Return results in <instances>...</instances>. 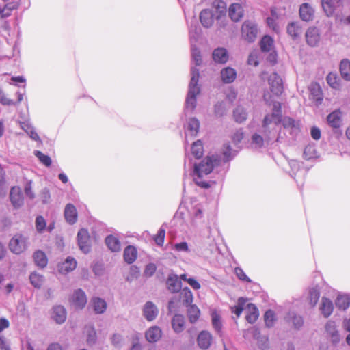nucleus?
Wrapping results in <instances>:
<instances>
[{"label":"nucleus","mask_w":350,"mask_h":350,"mask_svg":"<svg viewBox=\"0 0 350 350\" xmlns=\"http://www.w3.org/2000/svg\"><path fill=\"white\" fill-rule=\"evenodd\" d=\"M105 243L108 248L113 252H118L121 250V243L120 240L113 235H109L105 238Z\"/></svg>","instance_id":"32"},{"label":"nucleus","mask_w":350,"mask_h":350,"mask_svg":"<svg viewBox=\"0 0 350 350\" xmlns=\"http://www.w3.org/2000/svg\"><path fill=\"white\" fill-rule=\"evenodd\" d=\"M10 198L12 205L16 208L23 204L24 199L23 193L18 187H13L11 188Z\"/></svg>","instance_id":"15"},{"label":"nucleus","mask_w":350,"mask_h":350,"mask_svg":"<svg viewBox=\"0 0 350 350\" xmlns=\"http://www.w3.org/2000/svg\"><path fill=\"white\" fill-rule=\"evenodd\" d=\"M335 304L340 310H346L350 305V298L347 295L339 294L335 301Z\"/></svg>","instance_id":"38"},{"label":"nucleus","mask_w":350,"mask_h":350,"mask_svg":"<svg viewBox=\"0 0 350 350\" xmlns=\"http://www.w3.org/2000/svg\"><path fill=\"white\" fill-rule=\"evenodd\" d=\"M258 29L254 21H245L241 27V36L243 38L249 42L255 41L258 36Z\"/></svg>","instance_id":"5"},{"label":"nucleus","mask_w":350,"mask_h":350,"mask_svg":"<svg viewBox=\"0 0 350 350\" xmlns=\"http://www.w3.org/2000/svg\"><path fill=\"white\" fill-rule=\"evenodd\" d=\"M165 236V230L162 227L159 230L154 241L158 245H162L164 243V239Z\"/></svg>","instance_id":"58"},{"label":"nucleus","mask_w":350,"mask_h":350,"mask_svg":"<svg viewBox=\"0 0 350 350\" xmlns=\"http://www.w3.org/2000/svg\"><path fill=\"white\" fill-rule=\"evenodd\" d=\"M162 336V331L158 326H153L150 327L145 334L146 339L149 342H155L158 341Z\"/></svg>","instance_id":"25"},{"label":"nucleus","mask_w":350,"mask_h":350,"mask_svg":"<svg viewBox=\"0 0 350 350\" xmlns=\"http://www.w3.org/2000/svg\"><path fill=\"white\" fill-rule=\"evenodd\" d=\"M287 33L293 40L299 38L303 33V28L299 21L290 23L286 27Z\"/></svg>","instance_id":"18"},{"label":"nucleus","mask_w":350,"mask_h":350,"mask_svg":"<svg viewBox=\"0 0 350 350\" xmlns=\"http://www.w3.org/2000/svg\"><path fill=\"white\" fill-rule=\"evenodd\" d=\"M181 295L183 299V302L186 306L191 305L193 302V294L189 288H183L181 291Z\"/></svg>","instance_id":"50"},{"label":"nucleus","mask_w":350,"mask_h":350,"mask_svg":"<svg viewBox=\"0 0 350 350\" xmlns=\"http://www.w3.org/2000/svg\"><path fill=\"white\" fill-rule=\"evenodd\" d=\"M234 273L237 276V278L243 282H250V279L247 276L243 270L239 267H237L234 269Z\"/></svg>","instance_id":"60"},{"label":"nucleus","mask_w":350,"mask_h":350,"mask_svg":"<svg viewBox=\"0 0 350 350\" xmlns=\"http://www.w3.org/2000/svg\"><path fill=\"white\" fill-rule=\"evenodd\" d=\"M326 80L329 85L333 89L339 90L340 88V79L336 73H329Z\"/></svg>","instance_id":"42"},{"label":"nucleus","mask_w":350,"mask_h":350,"mask_svg":"<svg viewBox=\"0 0 350 350\" xmlns=\"http://www.w3.org/2000/svg\"><path fill=\"white\" fill-rule=\"evenodd\" d=\"M325 328L327 336L330 339L331 342L333 344L338 343L340 340V336L335 322L333 321H327Z\"/></svg>","instance_id":"10"},{"label":"nucleus","mask_w":350,"mask_h":350,"mask_svg":"<svg viewBox=\"0 0 350 350\" xmlns=\"http://www.w3.org/2000/svg\"><path fill=\"white\" fill-rule=\"evenodd\" d=\"M246 320L250 323H254L259 316L258 310L256 306L253 304H248L245 308Z\"/></svg>","instance_id":"30"},{"label":"nucleus","mask_w":350,"mask_h":350,"mask_svg":"<svg viewBox=\"0 0 350 350\" xmlns=\"http://www.w3.org/2000/svg\"><path fill=\"white\" fill-rule=\"evenodd\" d=\"M246 301V299L243 297H239L238 299L237 305L234 306V307H231V312L235 314L237 317H239L242 313Z\"/></svg>","instance_id":"49"},{"label":"nucleus","mask_w":350,"mask_h":350,"mask_svg":"<svg viewBox=\"0 0 350 350\" xmlns=\"http://www.w3.org/2000/svg\"><path fill=\"white\" fill-rule=\"evenodd\" d=\"M159 314V310L152 301H147L143 308V314L148 321L154 320Z\"/></svg>","instance_id":"14"},{"label":"nucleus","mask_w":350,"mask_h":350,"mask_svg":"<svg viewBox=\"0 0 350 350\" xmlns=\"http://www.w3.org/2000/svg\"><path fill=\"white\" fill-rule=\"evenodd\" d=\"M323 10L327 16L333 15L337 6L333 0H321Z\"/></svg>","instance_id":"41"},{"label":"nucleus","mask_w":350,"mask_h":350,"mask_svg":"<svg viewBox=\"0 0 350 350\" xmlns=\"http://www.w3.org/2000/svg\"><path fill=\"white\" fill-rule=\"evenodd\" d=\"M340 72L346 81H350V61L344 59L340 64Z\"/></svg>","instance_id":"44"},{"label":"nucleus","mask_w":350,"mask_h":350,"mask_svg":"<svg viewBox=\"0 0 350 350\" xmlns=\"http://www.w3.org/2000/svg\"><path fill=\"white\" fill-rule=\"evenodd\" d=\"M156 270V265L153 263H149L146 266L144 275L148 277L152 276L155 273Z\"/></svg>","instance_id":"61"},{"label":"nucleus","mask_w":350,"mask_h":350,"mask_svg":"<svg viewBox=\"0 0 350 350\" xmlns=\"http://www.w3.org/2000/svg\"><path fill=\"white\" fill-rule=\"evenodd\" d=\"M77 241L79 249L84 253L88 254L91 250V241L88 231L81 228L77 234Z\"/></svg>","instance_id":"6"},{"label":"nucleus","mask_w":350,"mask_h":350,"mask_svg":"<svg viewBox=\"0 0 350 350\" xmlns=\"http://www.w3.org/2000/svg\"><path fill=\"white\" fill-rule=\"evenodd\" d=\"M212 342L211 334L206 331L201 332L198 336L197 342L200 348L202 349H207Z\"/></svg>","instance_id":"24"},{"label":"nucleus","mask_w":350,"mask_h":350,"mask_svg":"<svg viewBox=\"0 0 350 350\" xmlns=\"http://www.w3.org/2000/svg\"><path fill=\"white\" fill-rule=\"evenodd\" d=\"M31 284L37 288L42 286L44 283V278L43 275L38 273L37 272H32L29 275Z\"/></svg>","instance_id":"47"},{"label":"nucleus","mask_w":350,"mask_h":350,"mask_svg":"<svg viewBox=\"0 0 350 350\" xmlns=\"http://www.w3.org/2000/svg\"><path fill=\"white\" fill-rule=\"evenodd\" d=\"M314 9L308 3L300 5L299 9V17L303 21L308 22L313 20L314 17Z\"/></svg>","instance_id":"11"},{"label":"nucleus","mask_w":350,"mask_h":350,"mask_svg":"<svg viewBox=\"0 0 350 350\" xmlns=\"http://www.w3.org/2000/svg\"><path fill=\"white\" fill-rule=\"evenodd\" d=\"M87 342L89 345H93L96 341V332L93 327H86Z\"/></svg>","instance_id":"53"},{"label":"nucleus","mask_w":350,"mask_h":350,"mask_svg":"<svg viewBox=\"0 0 350 350\" xmlns=\"http://www.w3.org/2000/svg\"><path fill=\"white\" fill-rule=\"evenodd\" d=\"M262 133L265 135V139L259 134L254 133L252 137V145L254 148H260L263 146L264 142L269 143L273 138H271L269 141L267 140L266 135L262 130Z\"/></svg>","instance_id":"39"},{"label":"nucleus","mask_w":350,"mask_h":350,"mask_svg":"<svg viewBox=\"0 0 350 350\" xmlns=\"http://www.w3.org/2000/svg\"><path fill=\"white\" fill-rule=\"evenodd\" d=\"M192 155L196 158L199 159L203 155L204 148L202 143L200 140H198L193 143L191 148Z\"/></svg>","instance_id":"45"},{"label":"nucleus","mask_w":350,"mask_h":350,"mask_svg":"<svg viewBox=\"0 0 350 350\" xmlns=\"http://www.w3.org/2000/svg\"><path fill=\"white\" fill-rule=\"evenodd\" d=\"M285 321L288 323H291L294 328L297 329H300L304 324L303 318L293 311H290L287 313L285 317Z\"/></svg>","instance_id":"26"},{"label":"nucleus","mask_w":350,"mask_h":350,"mask_svg":"<svg viewBox=\"0 0 350 350\" xmlns=\"http://www.w3.org/2000/svg\"><path fill=\"white\" fill-rule=\"evenodd\" d=\"M168 290L172 293L178 292L181 289V282L177 275L170 274L167 280Z\"/></svg>","instance_id":"29"},{"label":"nucleus","mask_w":350,"mask_h":350,"mask_svg":"<svg viewBox=\"0 0 350 350\" xmlns=\"http://www.w3.org/2000/svg\"><path fill=\"white\" fill-rule=\"evenodd\" d=\"M25 196L31 200L34 199L35 194L32 191V181L29 180L26 183L24 188Z\"/></svg>","instance_id":"57"},{"label":"nucleus","mask_w":350,"mask_h":350,"mask_svg":"<svg viewBox=\"0 0 350 350\" xmlns=\"http://www.w3.org/2000/svg\"><path fill=\"white\" fill-rule=\"evenodd\" d=\"M228 14L233 21H239L243 15L242 6L239 3L230 5L228 10Z\"/></svg>","instance_id":"28"},{"label":"nucleus","mask_w":350,"mask_h":350,"mask_svg":"<svg viewBox=\"0 0 350 350\" xmlns=\"http://www.w3.org/2000/svg\"><path fill=\"white\" fill-rule=\"evenodd\" d=\"M64 217L69 224L72 225L77 222L78 213L73 204L69 203L66 205L64 208Z\"/></svg>","instance_id":"20"},{"label":"nucleus","mask_w":350,"mask_h":350,"mask_svg":"<svg viewBox=\"0 0 350 350\" xmlns=\"http://www.w3.org/2000/svg\"><path fill=\"white\" fill-rule=\"evenodd\" d=\"M198 37L199 34L198 33L190 32V40L191 44V56L193 62H195L196 66H199L202 63L200 51L194 44V42L197 41Z\"/></svg>","instance_id":"12"},{"label":"nucleus","mask_w":350,"mask_h":350,"mask_svg":"<svg viewBox=\"0 0 350 350\" xmlns=\"http://www.w3.org/2000/svg\"><path fill=\"white\" fill-rule=\"evenodd\" d=\"M66 310L62 306H56L53 308L52 318L58 324H62L66 319Z\"/></svg>","instance_id":"23"},{"label":"nucleus","mask_w":350,"mask_h":350,"mask_svg":"<svg viewBox=\"0 0 350 350\" xmlns=\"http://www.w3.org/2000/svg\"><path fill=\"white\" fill-rule=\"evenodd\" d=\"M265 318V322L266 324V326L268 327H271L273 325L275 317V313L273 310H267L264 316Z\"/></svg>","instance_id":"54"},{"label":"nucleus","mask_w":350,"mask_h":350,"mask_svg":"<svg viewBox=\"0 0 350 350\" xmlns=\"http://www.w3.org/2000/svg\"><path fill=\"white\" fill-rule=\"evenodd\" d=\"M70 301L71 304L77 309H82L87 304L85 293L81 289H77L74 291Z\"/></svg>","instance_id":"8"},{"label":"nucleus","mask_w":350,"mask_h":350,"mask_svg":"<svg viewBox=\"0 0 350 350\" xmlns=\"http://www.w3.org/2000/svg\"><path fill=\"white\" fill-rule=\"evenodd\" d=\"M212 318V324L216 332L219 333L221 330V322L220 320L219 315L217 313V312L214 311L211 313Z\"/></svg>","instance_id":"52"},{"label":"nucleus","mask_w":350,"mask_h":350,"mask_svg":"<svg viewBox=\"0 0 350 350\" xmlns=\"http://www.w3.org/2000/svg\"><path fill=\"white\" fill-rule=\"evenodd\" d=\"M35 264L41 268H44L47 265L48 259L45 253L41 250L36 251L33 255Z\"/></svg>","instance_id":"36"},{"label":"nucleus","mask_w":350,"mask_h":350,"mask_svg":"<svg viewBox=\"0 0 350 350\" xmlns=\"http://www.w3.org/2000/svg\"><path fill=\"white\" fill-rule=\"evenodd\" d=\"M270 89L275 95H280L282 92L283 86L281 77L277 73H272L268 79Z\"/></svg>","instance_id":"9"},{"label":"nucleus","mask_w":350,"mask_h":350,"mask_svg":"<svg viewBox=\"0 0 350 350\" xmlns=\"http://www.w3.org/2000/svg\"><path fill=\"white\" fill-rule=\"evenodd\" d=\"M172 249L178 252H189V248L187 242L177 243L173 245Z\"/></svg>","instance_id":"56"},{"label":"nucleus","mask_w":350,"mask_h":350,"mask_svg":"<svg viewBox=\"0 0 350 350\" xmlns=\"http://www.w3.org/2000/svg\"><path fill=\"white\" fill-rule=\"evenodd\" d=\"M317 154V151L313 146H307L304 151V157L307 160L316 157Z\"/></svg>","instance_id":"55"},{"label":"nucleus","mask_w":350,"mask_h":350,"mask_svg":"<svg viewBox=\"0 0 350 350\" xmlns=\"http://www.w3.org/2000/svg\"><path fill=\"white\" fill-rule=\"evenodd\" d=\"M34 155L45 166L49 167L51 165L52 161L49 156L44 154L42 152L39 150H35Z\"/></svg>","instance_id":"51"},{"label":"nucleus","mask_w":350,"mask_h":350,"mask_svg":"<svg viewBox=\"0 0 350 350\" xmlns=\"http://www.w3.org/2000/svg\"><path fill=\"white\" fill-rule=\"evenodd\" d=\"M237 71L232 67L227 66L221 69L220 77L222 82L226 84L232 83L237 78Z\"/></svg>","instance_id":"17"},{"label":"nucleus","mask_w":350,"mask_h":350,"mask_svg":"<svg viewBox=\"0 0 350 350\" xmlns=\"http://www.w3.org/2000/svg\"><path fill=\"white\" fill-rule=\"evenodd\" d=\"M222 155V158L218 154L208 155L200 163L194 165L193 176L196 185L203 188H208L210 184L204 180L203 177L209 174L221 161L226 162L232 159L234 154L229 144H224Z\"/></svg>","instance_id":"1"},{"label":"nucleus","mask_w":350,"mask_h":350,"mask_svg":"<svg viewBox=\"0 0 350 350\" xmlns=\"http://www.w3.org/2000/svg\"><path fill=\"white\" fill-rule=\"evenodd\" d=\"M91 304L96 314H103L107 309L106 301L100 297H93L91 300Z\"/></svg>","instance_id":"34"},{"label":"nucleus","mask_w":350,"mask_h":350,"mask_svg":"<svg viewBox=\"0 0 350 350\" xmlns=\"http://www.w3.org/2000/svg\"><path fill=\"white\" fill-rule=\"evenodd\" d=\"M173 329L176 333L181 332L184 329L185 318L181 314H176L172 319Z\"/></svg>","instance_id":"37"},{"label":"nucleus","mask_w":350,"mask_h":350,"mask_svg":"<svg viewBox=\"0 0 350 350\" xmlns=\"http://www.w3.org/2000/svg\"><path fill=\"white\" fill-rule=\"evenodd\" d=\"M333 309L334 306L332 301L327 297H322L320 310L324 317L327 318L329 317L333 312Z\"/></svg>","instance_id":"31"},{"label":"nucleus","mask_w":350,"mask_h":350,"mask_svg":"<svg viewBox=\"0 0 350 350\" xmlns=\"http://www.w3.org/2000/svg\"><path fill=\"white\" fill-rule=\"evenodd\" d=\"M274 42L269 36H265L260 40V49L263 52H271L273 49Z\"/></svg>","instance_id":"40"},{"label":"nucleus","mask_w":350,"mask_h":350,"mask_svg":"<svg viewBox=\"0 0 350 350\" xmlns=\"http://www.w3.org/2000/svg\"><path fill=\"white\" fill-rule=\"evenodd\" d=\"M306 40L307 44L310 46H316L320 40V31L315 27H311L306 32Z\"/></svg>","instance_id":"13"},{"label":"nucleus","mask_w":350,"mask_h":350,"mask_svg":"<svg viewBox=\"0 0 350 350\" xmlns=\"http://www.w3.org/2000/svg\"><path fill=\"white\" fill-rule=\"evenodd\" d=\"M214 18H215L214 16V13L211 10H203L200 14V20L201 24L205 28H209L213 25Z\"/></svg>","instance_id":"19"},{"label":"nucleus","mask_w":350,"mask_h":350,"mask_svg":"<svg viewBox=\"0 0 350 350\" xmlns=\"http://www.w3.org/2000/svg\"><path fill=\"white\" fill-rule=\"evenodd\" d=\"M111 340L113 345H114L116 347H120L122 345L123 338L120 334H114L112 336Z\"/></svg>","instance_id":"63"},{"label":"nucleus","mask_w":350,"mask_h":350,"mask_svg":"<svg viewBox=\"0 0 350 350\" xmlns=\"http://www.w3.org/2000/svg\"><path fill=\"white\" fill-rule=\"evenodd\" d=\"M342 112L340 109H336L327 116V123L333 130L338 131L342 126Z\"/></svg>","instance_id":"7"},{"label":"nucleus","mask_w":350,"mask_h":350,"mask_svg":"<svg viewBox=\"0 0 350 350\" xmlns=\"http://www.w3.org/2000/svg\"><path fill=\"white\" fill-rule=\"evenodd\" d=\"M310 98L317 104H321L323 100V94L319 85L317 83H311L309 86Z\"/></svg>","instance_id":"27"},{"label":"nucleus","mask_w":350,"mask_h":350,"mask_svg":"<svg viewBox=\"0 0 350 350\" xmlns=\"http://www.w3.org/2000/svg\"><path fill=\"white\" fill-rule=\"evenodd\" d=\"M137 251L134 246L129 245L124 251V259L129 264L133 263L137 258Z\"/></svg>","instance_id":"35"},{"label":"nucleus","mask_w":350,"mask_h":350,"mask_svg":"<svg viewBox=\"0 0 350 350\" xmlns=\"http://www.w3.org/2000/svg\"><path fill=\"white\" fill-rule=\"evenodd\" d=\"M187 309V316L191 323H195L200 317V310L195 305H189Z\"/></svg>","instance_id":"46"},{"label":"nucleus","mask_w":350,"mask_h":350,"mask_svg":"<svg viewBox=\"0 0 350 350\" xmlns=\"http://www.w3.org/2000/svg\"><path fill=\"white\" fill-rule=\"evenodd\" d=\"M29 245L28 237L22 234H16L9 242V249L14 254L24 252Z\"/></svg>","instance_id":"4"},{"label":"nucleus","mask_w":350,"mask_h":350,"mask_svg":"<svg viewBox=\"0 0 350 350\" xmlns=\"http://www.w3.org/2000/svg\"><path fill=\"white\" fill-rule=\"evenodd\" d=\"M191 81L185 100V112L191 113L196 106V97L200 93V87L198 85L199 70L196 67L191 68Z\"/></svg>","instance_id":"3"},{"label":"nucleus","mask_w":350,"mask_h":350,"mask_svg":"<svg viewBox=\"0 0 350 350\" xmlns=\"http://www.w3.org/2000/svg\"><path fill=\"white\" fill-rule=\"evenodd\" d=\"M282 122L284 129H289L291 133H297L299 131V122L289 117L282 119L281 104L274 102L273 112L265 116L262 121V128L267 140L274 138L278 133L279 124Z\"/></svg>","instance_id":"2"},{"label":"nucleus","mask_w":350,"mask_h":350,"mask_svg":"<svg viewBox=\"0 0 350 350\" xmlns=\"http://www.w3.org/2000/svg\"><path fill=\"white\" fill-rule=\"evenodd\" d=\"M233 115L235 121L241 123L247 119V113L243 107L238 106L234 110Z\"/></svg>","instance_id":"48"},{"label":"nucleus","mask_w":350,"mask_h":350,"mask_svg":"<svg viewBox=\"0 0 350 350\" xmlns=\"http://www.w3.org/2000/svg\"><path fill=\"white\" fill-rule=\"evenodd\" d=\"M212 57L215 63L224 64L228 61L229 53L226 49L218 47L213 51Z\"/></svg>","instance_id":"16"},{"label":"nucleus","mask_w":350,"mask_h":350,"mask_svg":"<svg viewBox=\"0 0 350 350\" xmlns=\"http://www.w3.org/2000/svg\"><path fill=\"white\" fill-rule=\"evenodd\" d=\"M200 128V122L195 118H190L185 129V137L187 140L189 136L195 137L197 135Z\"/></svg>","instance_id":"22"},{"label":"nucleus","mask_w":350,"mask_h":350,"mask_svg":"<svg viewBox=\"0 0 350 350\" xmlns=\"http://www.w3.org/2000/svg\"><path fill=\"white\" fill-rule=\"evenodd\" d=\"M215 10H213L215 19L220 20L225 18L226 14V5L223 1H215L213 4Z\"/></svg>","instance_id":"33"},{"label":"nucleus","mask_w":350,"mask_h":350,"mask_svg":"<svg viewBox=\"0 0 350 350\" xmlns=\"http://www.w3.org/2000/svg\"><path fill=\"white\" fill-rule=\"evenodd\" d=\"M36 227L39 232H42L43 230L45 229L46 227V221L43 217L38 216L36 217Z\"/></svg>","instance_id":"59"},{"label":"nucleus","mask_w":350,"mask_h":350,"mask_svg":"<svg viewBox=\"0 0 350 350\" xmlns=\"http://www.w3.org/2000/svg\"><path fill=\"white\" fill-rule=\"evenodd\" d=\"M225 111H226V108H225L224 103H222V102L217 103L215 105V113L217 116H221L225 113Z\"/></svg>","instance_id":"64"},{"label":"nucleus","mask_w":350,"mask_h":350,"mask_svg":"<svg viewBox=\"0 0 350 350\" xmlns=\"http://www.w3.org/2000/svg\"><path fill=\"white\" fill-rule=\"evenodd\" d=\"M27 135L29 136V137L38 142L39 144H42V142L40 139V137H39L38 134L37 133L36 129L34 128H30L29 130H28V133Z\"/></svg>","instance_id":"62"},{"label":"nucleus","mask_w":350,"mask_h":350,"mask_svg":"<svg viewBox=\"0 0 350 350\" xmlns=\"http://www.w3.org/2000/svg\"><path fill=\"white\" fill-rule=\"evenodd\" d=\"M77 267L76 260L70 256H68L66 260L58 265V270L62 274H66L73 271Z\"/></svg>","instance_id":"21"},{"label":"nucleus","mask_w":350,"mask_h":350,"mask_svg":"<svg viewBox=\"0 0 350 350\" xmlns=\"http://www.w3.org/2000/svg\"><path fill=\"white\" fill-rule=\"evenodd\" d=\"M320 297V291L317 287H312L309 289L308 299L311 306L314 307L317 304Z\"/></svg>","instance_id":"43"}]
</instances>
